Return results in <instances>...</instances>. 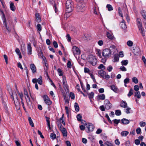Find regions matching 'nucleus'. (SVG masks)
Listing matches in <instances>:
<instances>
[{"label":"nucleus","mask_w":146,"mask_h":146,"mask_svg":"<svg viewBox=\"0 0 146 146\" xmlns=\"http://www.w3.org/2000/svg\"><path fill=\"white\" fill-rule=\"evenodd\" d=\"M27 50V54L29 55H31L32 54V48L30 43L28 44Z\"/></svg>","instance_id":"obj_12"},{"label":"nucleus","mask_w":146,"mask_h":146,"mask_svg":"<svg viewBox=\"0 0 146 146\" xmlns=\"http://www.w3.org/2000/svg\"><path fill=\"white\" fill-rule=\"evenodd\" d=\"M129 82V78H127L124 80V83L125 84L128 83Z\"/></svg>","instance_id":"obj_52"},{"label":"nucleus","mask_w":146,"mask_h":146,"mask_svg":"<svg viewBox=\"0 0 146 146\" xmlns=\"http://www.w3.org/2000/svg\"><path fill=\"white\" fill-rule=\"evenodd\" d=\"M133 89L132 88L130 89L129 91V93L127 95V96L129 97H130L133 94Z\"/></svg>","instance_id":"obj_41"},{"label":"nucleus","mask_w":146,"mask_h":146,"mask_svg":"<svg viewBox=\"0 0 146 146\" xmlns=\"http://www.w3.org/2000/svg\"><path fill=\"white\" fill-rule=\"evenodd\" d=\"M105 108L107 110H109L111 108V104L109 101L108 100H106L105 101Z\"/></svg>","instance_id":"obj_10"},{"label":"nucleus","mask_w":146,"mask_h":146,"mask_svg":"<svg viewBox=\"0 0 146 146\" xmlns=\"http://www.w3.org/2000/svg\"><path fill=\"white\" fill-rule=\"evenodd\" d=\"M105 67V66L103 64H101L98 67V68L102 70H104Z\"/></svg>","instance_id":"obj_47"},{"label":"nucleus","mask_w":146,"mask_h":146,"mask_svg":"<svg viewBox=\"0 0 146 146\" xmlns=\"http://www.w3.org/2000/svg\"><path fill=\"white\" fill-rule=\"evenodd\" d=\"M121 121L123 124H127L129 123V120L125 118L122 119Z\"/></svg>","instance_id":"obj_21"},{"label":"nucleus","mask_w":146,"mask_h":146,"mask_svg":"<svg viewBox=\"0 0 146 146\" xmlns=\"http://www.w3.org/2000/svg\"><path fill=\"white\" fill-rule=\"evenodd\" d=\"M97 54H98V55L100 58H101L102 57V56L101 55V51L100 50L98 49L97 50Z\"/></svg>","instance_id":"obj_51"},{"label":"nucleus","mask_w":146,"mask_h":146,"mask_svg":"<svg viewBox=\"0 0 146 146\" xmlns=\"http://www.w3.org/2000/svg\"><path fill=\"white\" fill-rule=\"evenodd\" d=\"M110 88L114 92L116 93L117 91V89L115 86L114 85H112L110 86Z\"/></svg>","instance_id":"obj_24"},{"label":"nucleus","mask_w":146,"mask_h":146,"mask_svg":"<svg viewBox=\"0 0 146 146\" xmlns=\"http://www.w3.org/2000/svg\"><path fill=\"white\" fill-rule=\"evenodd\" d=\"M113 69V68L112 66H111L110 65L107 68V70H108V71L109 72L111 71Z\"/></svg>","instance_id":"obj_60"},{"label":"nucleus","mask_w":146,"mask_h":146,"mask_svg":"<svg viewBox=\"0 0 146 146\" xmlns=\"http://www.w3.org/2000/svg\"><path fill=\"white\" fill-rule=\"evenodd\" d=\"M131 109V108H127V109L125 110V111L126 113L129 114L130 113L129 111Z\"/></svg>","instance_id":"obj_53"},{"label":"nucleus","mask_w":146,"mask_h":146,"mask_svg":"<svg viewBox=\"0 0 146 146\" xmlns=\"http://www.w3.org/2000/svg\"><path fill=\"white\" fill-rule=\"evenodd\" d=\"M139 125L141 127H144L145 126L146 123L144 122L141 121L140 122Z\"/></svg>","instance_id":"obj_49"},{"label":"nucleus","mask_w":146,"mask_h":146,"mask_svg":"<svg viewBox=\"0 0 146 146\" xmlns=\"http://www.w3.org/2000/svg\"><path fill=\"white\" fill-rule=\"evenodd\" d=\"M97 100L98 101L100 100H104L105 98V96L104 94L98 95L97 96Z\"/></svg>","instance_id":"obj_13"},{"label":"nucleus","mask_w":146,"mask_h":146,"mask_svg":"<svg viewBox=\"0 0 146 146\" xmlns=\"http://www.w3.org/2000/svg\"><path fill=\"white\" fill-rule=\"evenodd\" d=\"M88 62L93 66L95 65L97 62V60L96 57L92 55L89 56V58L88 59Z\"/></svg>","instance_id":"obj_2"},{"label":"nucleus","mask_w":146,"mask_h":146,"mask_svg":"<svg viewBox=\"0 0 146 146\" xmlns=\"http://www.w3.org/2000/svg\"><path fill=\"white\" fill-rule=\"evenodd\" d=\"M53 6V8L55 10V13H57V11H58L57 10V5L54 4Z\"/></svg>","instance_id":"obj_62"},{"label":"nucleus","mask_w":146,"mask_h":146,"mask_svg":"<svg viewBox=\"0 0 146 146\" xmlns=\"http://www.w3.org/2000/svg\"><path fill=\"white\" fill-rule=\"evenodd\" d=\"M110 50V52L111 53L112 52L114 53L116 50V47L114 45H112L111 46L109 49Z\"/></svg>","instance_id":"obj_16"},{"label":"nucleus","mask_w":146,"mask_h":146,"mask_svg":"<svg viewBox=\"0 0 146 146\" xmlns=\"http://www.w3.org/2000/svg\"><path fill=\"white\" fill-rule=\"evenodd\" d=\"M74 107L75 109V111L77 112H78L79 111V107L78 104L76 102L75 103Z\"/></svg>","instance_id":"obj_27"},{"label":"nucleus","mask_w":146,"mask_h":146,"mask_svg":"<svg viewBox=\"0 0 146 146\" xmlns=\"http://www.w3.org/2000/svg\"><path fill=\"white\" fill-rule=\"evenodd\" d=\"M63 80L62 82L63 85V87L64 88H67L68 87L67 84L66 80V79L64 77H62Z\"/></svg>","instance_id":"obj_17"},{"label":"nucleus","mask_w":146,"mask_h":146,"mask_svg":"<svg viewBox=\"0 0 146 146\" xmlns=\"http://www.w3.org/2000/svg\"><path fill=\"white\" fill-rule=\"evenodd\" d=\"M57 72L59 76H62L63 75L62 72L60 68H58L57 70Z\"/></svg>","instance_id":"obj_44"},{"label":"nucleus","mask_w":146,"mask_h":146,"mask_svg":"<svg viewBox=\"0 0 146 146\" xmlns=\"http://www.w3.org/2000/svg\"><path fill=\"white\" fill-rule=\"evenodd\" d=\"M128 63L127 60H123L121 62V65L122 66H126Z\"/></svg>","instance_id":"obj_31"},{"label":"nucleus","mask_w":146,"mask_h":146,"mask_svg":"<svg viewBox=\"0 0 146 146\" xmlns=\"http://www.w3.org/2000/svg\"><path fill=\"white\" fill-rule=\"evenodd\" d=\"M74 55L75 56L76 54L79 55L81 53L80 50L76 46H74L73 48Z\"/></svg>","instance_id":"obj_9"},{"label":"nucleus","mask_w":146,"mask_h":146,"mask_svg":"<svg viewBox=\"0 0 146 146\" xmlns=\"http://www.w3.org/2000/svg\"><path fill=\"white\" fill-rule=\"evenodd\" d=\"M53 44L54 46V47L56 48L58 47V45L57 42L55 41H54L53 42Z\"/></svg>","instance_id":"obj_55"},{"label":"nucleus","mask_w":146,"mask_h":146,"mask_svg":"<svg viewBox=\"0 0 146 146\" xmlns=\"http://www.w3.org/2000/svg\"><path fill=\"white\" fill-rule=\"evenodd\" d=\"M88 94L90 99H92L93 98L94 93L93 92H91L90 93Z\"/></svg>","instance_id":"obj_36"},{"label":"nucleus","mask_w":146,"mask_h":146,"mask_svg":"<svg viewBox=\"0 0 146 146\" xmlns=\"http://www.w3.org/2000/svg\"><path fill=\"white\" fill-rule=\"evenodd\" d=\"M38 55L39 58H42L43 60L46 59V58L43 56V53L42 50L40 51V52L38 53Z\"/></svg>","instance_id":"obj_22"},{"label":"nucleus","mask_w":146,"mask_h":146,"mask_svg":"<svg viewBox=\"0 0 146 146\" xmlns=\"http://www.w3.org/2000/svg\"><path fill=\"white\" fill-rule=\"evenodd\" d=\"M65 110H66V113L67 115L68 116L69 115V111L68 109V107L67 106L65 107Z\"/></svg>","instance_id":"obj_50"},{"label":"nucleus","mask_w":146,"mask_h":146,"mask_svg":"<svg viewBox=\"0 0 146 146\" xmlns=\"http://www.w3.org/2000/svg\"><path fill=\"white\" fill-rule=\"evenodd\" d=\"M28 120L29 121L31 127H34V124L31 117H28Z\"/></svg>","instance_id":"obj_26"},{"label":"nucleus","mask_w":146,"mask_h":146,"mask_svg":"<svg viewBox=\"0 0 146 146\" xmlns=\"http://www.w3.org/2000/svg\"><path fill=\"white\" fill-rule=\"evenodd\" d=\"M104 106L103 105L101 106L100 107V109L102 111H105V110Z\"/></svg>","instance_id":"obj_63"},{"label":"nucleus","mask_w":146,"mask_h":146,"mask_svg":"<svg viewBox=\"0 0 146 146\" xmlns=\"http://www.w3.org/2000/svg\"><path fill=\"white\" fill-rule=\"evenodd\" d=\"M73 3L72 1L70 0H67L66 2V11L67 13H69L73 10Z\"/></svg>","instance_id":"obj_1"},{"label":"nucleus","mask_w":146,"mask_h":146,"mask_svg":"<svg viewBox=\"0 0 146 146\" xmlns=\"http://www.w3.org/2000/svg\"><path fill=\"white\" fill-rule=\"evenodd\" d=\"M67 66L68 68H71L72 67V65L71 62L70 61H68L67 63Z\"/></svg>","instance_id":"obj_56"},{"label":"nucleus","mask_w":146,"mask_h":146,"mask_svg":"<svg viewBox=\"0 0 146 146\" xmlns=\"http://www.w3.org/2000/svg\"><path fill=\"white\" fill-rule=\"evenodd\" d=\"M37 29L38 30L40 31H41L42 29V27L41 25L40 24H38L37 25Z\"/></svg>","instance_id":"obj_61"},{"label":"nucleus","mask_w":146,"mask_h":146,"mask_svg":"<svg viewBox=\"0 0 146 146\" xmlns=\"http://www.w3.org/2000/svg\"><path fill=\"white\" fill-rule=\"evenodd\" d=\"M133 44V42L131 40H129L127 42V44L129 46H132Z\"/></svg>","instance_id":"obj_48"},{"label":"nucleus","mask_w":146,"mask_h":146,"mask_svg":"<svg viewBox=\"0 0 146 146\" xmlns=\"http://www.w3.org/2000/svg\"><path fill=\"white\" fill-rule=\"evenodd\" d=\"M37 82L38 84L40 85H41L42 83V77L40 76L39 78L37 80Z\"/></svg>","instance_id":"obj_32"},{"label":"nucleus","mask_w":146,"mask_h":146,"mask_svg":"<svg viewBox=\"0 0 146 146\" xmlns=\"http://www.w3.org/2000/svg\"><path fill=\"white\" fill-rule=\"evenodd\" d=\"M106 7L108 9L109 11H111L113 10V8L112 6L110 4H107L106 6Z\"/></svg>","instance_id":"obj_34"},{"label":"nucleus","mask_w":146,"mask_h":146,"mask_svg":"<svg viewBox=\"0 0 146 146\" xmlns=\"http://www.w3.org/2000/svg\"><path fill=\"white\" fill-rule=\"evenodd\" d=\"M98 74L103 78L105 75L106 74V72L103 70H100L98 71Z\"/></svg>","instance_id":"obj_20"},{"label":"nucleus","mask_w":146,"mask_h":146,"mask_svg":"<svg viewBox=\"0 0 146 146\" xmlns=\"http://www.w3.org/2000/svg\"><path fill=\"white\" fill-rule=\"evenodd\" d=\"M87 128L88 129V131L87 132L89 133L90 131H92L94 128V125L91 123H88L86 124Z\"/></svg>","instance_id":"obj_8"},{"label":"nucleus","mask_w":146,"mask_h":146,"mask_svg":"<svg viewBox=\"0 0 146 146\" xmlns=\"http://www.w3.org/2000/svg\"><path fill=\"white\" fill-rule=\"evenodd\" d=\"M141 14L142 16L143 17V18L146 20V12L144 10H143L141 11Z\"/></svg>","instance_id":"obj_33"},{"label":"nucleus","mask_w":146,"mask_h":146,"mask_svg":"<svg viewBox=\"0 0 146 146\" xmlns=\"http://www.w3.org/2000/svg\"><path fill=\"white\" fill-rule=\"evenodd\" d=\"M10 7L11 10L13 11H15L16 8L14 3L11 1L10 2Z\"/></svg>","instance_id":"obj_18"},{"label":"nucleus","mask_w":146,"mask_h":146,"mask_svg":"<svg viewBox=\"0 0 146 146\" xmlns=\"http://www.w3.org/2000/svg\"><path fill=\"white\" fill-rule=\"evenodd\" d=\"M105 144L107 146H113L111 143L108 141L105 142Z\"/></svg>","instance_id":"obj_54"},{"label":"nucleus","mask_w":146,"mask_h":146,"mask_svg":"<svg viewBox=\"0 0 146 146\" xmlns=\"http://www.w3.org/2000/svg\"><path fill=\"white\" fill-rule=\"evenodd\" d=\"M102 55L105 58H108L111 56V53L110 52V50L108 48L104 49L102 52Z\"/></svg>","instance_id":"obj_3"},{"label":"nucleus","mask_w":146,"mask_h":146,"mask_svg":"<svg viewBox=\"0 0 146 146\" xmlns=\"http://www.w3.org/2000/svg\"><path fill=\"white\" fill-rule=\"evenodd\" d=\"M132 81L135 84H137L138 82V80L137 78L136 77H135L133 78L132 79Z\"/></svg>","instance_id":"obj_46"},{"label":"nucleus","mask_w":146,"mask_h":146,"mask_svg":"<svg viewBox=\"0 0 146 146\" xmlns=\"http://www.w3.org/2000/svg\"><path fill=\"white\" fill-rule=\"evenodd\" d=\"M0 11L3 15L2 19L3 20V24L4 25V27L9 32L11 31V30L9 29L7 26V23L6 21V18L5 17V14L3 11L0 9Z\"/></svg>","instance_id":"obj_6"},{"label":"nucleus","mask_w":146,"mask_h":146,"mask_svg":"<svg viewBox=\"0 0 146 146\" xmlns=\"http://www.w3.org/2000/svg\"><path fill=\"white\" fill-rule=\"evenodd\" d=\"M50 137L51 139L54 140L56 138V136L55 134L52 133L50 135Z\"/></svg>","instance_id":"obj_45"},{"label":"nucleus","mask_w":146,"mask_h":146,"mask_svg":"<svg viewBox=\"0 0 146 146\" xmlns=\"http://www.w3.org/2000/svg\"><path fill=\"white\" fill-rule=\"evenodd\" d=\"M134 89L135 91L138 92L139 90V87L137 85H135L134 86Z\"/></svg>","instance_id":"obj_57"},{"label":"nucleus","mask_w":146,"mask_h":146,"mask_svg":"<svg viewBox=\"0 0 146 146\" xmlns=\"http://www.w3.org/2000/svg\"><path fill=\"white\" fill-rule=\"evenodd\" d=\"M98 43L100 46H102L103 44V42L102 40H100L98 41Z\"/></svg>","instance_id":"obj_59"},{"label":"nucleus","mask_w":146,"mask_h":146,"mask_svg":"<svg viewBox=\"0 0 146 146\" xmlns=\"http://www.w3.org/2000/svg\"><path fill=\"white\" fill-rule=\"evenodd\" d=\"M107 36L108 38L111 40H113L114 38V37L112 35L108 32L107 33Z\"/></svg>","instance_id":"obj_25"},{"label":"nucleus","mask_w":146,"mask_h":146,"mask_svg":"<svg viewBox=\"0 0 146 146\" xmlns=\"http://www.w3.org/2000/svg\"><path fill=\"white\" fill-rule=\"evenodd\" d=\"M118 13L119 15L121 17H123V15L122 14V11L121 10V9L120 7H119L118 8Z\"/></svg>","instance_id":"obj_38"},{"label":"nucleus","mask_w":146,"mask_h":146,"mask_svg":"<svg viewBox=\"0 0 146 146\" xmlns=\"http://www.w3.org/2000/svg\"><path fill=\"white\" fill-rule=\"evenodd\" d=\"M58 126L60 130L61 131L63 134V136L64 137H67V132L66 129L62 126L60 123L58 125Z\"/></svg>","instance_id":"obj_5"},{"label":"nucleus","mask_w":146,"mask_h":146,"mask_svg":"<svg viewBox=\"0 0 146 146\" xmlns=\"http://www.w3.org/2000/svg\"><path fill=\"white\" fill-rule=\"evenodd\" d=\"M121 112L120 110H117L115 111V114L117 115H121Z\"/></svg>","instance_id":"obj_40"},{"label":"nucleus","mask_w":146,"mask_h":146,"mask_svg":"<svg viewBox=\"0 0 146 146\" xmlns=\"http://www.w3.org/2000/svg\"><path fill=\"white\" fill-rule=\"evenodd\" d=\"M120 119H115L113 120V121L114 123V125L115 126H116L119 122L120 121Z\"/></svg>","instance_id":"obj_30"},{"label":"nucleus","mask_w":146,"mask_h":146,"mask_svg":"<svg viewBox=\"0 0 146 146\" xmlns=\"http://www.w3.org/2000/svg\"><path fill=\"white\" fill-rule=\"evenodd\" d=\"M93 13L96 14L97 15V11L98 10V7L97 5H94L93 8Z\"/></svg>","instance_id":"obj_28"},{"label":"nucleus","mask_w":146,"mask_h":146,"mask_svg":"<svg viewBox=\"0 0 146 146\" xmlns=\"http://www.w3.org/2000/svg\"><path fill=\"white\" fill-rule=\"evenodd\" d=\"M119 60V56L118 54H115L114 55L113 62H118Z\"/></svg>","instance_id":"obj_23"},{"label":"nucleus","mask_w":146,"mask_h":146,"mask_svg":"<svg viewBox=\"0 0 146 146\" xmlns=\"http://www.w3.org/2000/svg\"><path fill=\"white\" fill-rule=\"evenodd\" d=\"M76 117L77 119V120L80 121L82 120V116L81 114H78L76 116Z\"/></svg>","instance_id":"obj_39"},{"label":"nucleus","mask_w":146,"mask_h":146,"mask_svg":"<svg viewBox=\"0 0 146 146\" xmlns=\"http://www.w3.org/2000/svg\"><path fill=\"white\" fill-rule=\"evenodd\" d=\"M70 97L72 99L74 100L75 98V95L74 93L73 92H70L69 94Z\"/></svg>","instance_id":"obj_43"},{"label":"nucleus","mask_w":146,"mask_h":146,"mask_svg":"<svg viewBox=\"0 0 146 146\" xmlns=\"http://www.w3.org/2000/svg\"><path fill=\"white\" fill-rule=\"evenodd\" d=\"M135 96L137 97V98L139 99L141 98V95L139 91L135 92Z\"/></svg>","instance_id":"obj_35"},{"label":"nucleus","mask_w":146,"mask_h":146,"mask_svg":"<svg viewBox=\"0 0 146 146\" xmlns=\"http://www.w3.org/2000/svg\"><path fill=\"white\" fill-rule=\"evenodd\" d=\"M30 68L33 73L34 74L36 72V68L34 64H30Z\"/></svg>","instance_id":"obj_11"},{"label":"nucleus","mask_w":146,"mask_h":146,"mask_svg":"<svg viewBox=\"0 0 146 146\" xmlns=\"http://www.w3.org/2000/svg\"><path fill=\"white\" fill-rule=\"evenodd\" d=\"M42 97L43 98L44 101L46 104L48 105H50L52 104V102L47 95H44Z\"/></svg>","instance_id":"obj_7"},{"label":"nucleus","mask_w":146,"mask_h":146,"mask_svg":"<svg viewBox=\"0 0 146 146\" xmlns=\"http://www.w3.org/2000/svg\"><path fill=\"white\" fill-rule=\"evenodd\" d=\"M85 4H82V2L78 3L76 6V9L79 12H82L85 9Z\"/></svg>","instance_id":"obj_4"},{"label":"nucleus","mask_w":146,"mask_h":146,"mask_svg":"<svg viewBox=\"0 0 146 146\" xmlns=\"http://www.w3.org/2000/svg\"><path fill=\"white\" fill-rule=\"evenodd\" d=\"M105 117L107 118L108 122L111 124H112V121L110 120L108 115V114H106L105 115Z\"/></svg>","instance_id":"obj_42"},{"label":"nucleus","mask_w":146,"mask_h":146,"mask_svg":"<svg viewBox=\"0 0 146 146\" xmlns=\"http://www.w3.org/2000/svg\"><path fill=\"white\" fill-rule=\"evenodd\" d=\"M139 30L143 36L144 37L145 36V33L144 29H143V27L139 28Z\"/></svg>","instance_id":"obj_29"},{"label":"nucleus","mask_w":146,"mask_h":146,"mask_svg":"<svg viewBox=\"0 0 146 146\" xmlns=\"http://www.w3.org/2000/svg\"><path fill=\"white\" fill-rule=\"evenodd\" d=\"M121 25V27L122 29H125L127 28V27L125 23H122Z\"/></svg>","instance_id":"obj_58"},{"label":"nucleus","mask_w":146,"mask_h":146,"mask_svg":"<svg viewBox=\"0 0 146 146\" xmlns=\"http://www.w3.org/2000/svg\"><path fill=\"white\" fill-rule=\"evenodd\" d=\"M120 106L122 107L125 108L127 107V104L125 101H122L121 102Z\"/></svg>","instance_id":"obj_19"},{"label":"nucleus","mask_w":146,"mask_h":146,"mask_svg":"<svg viewBox=\"0 0 146 146\" xmlns=\"http://www.w3.org/2000/svg\"><path fill=\"white\" fill-rule=\"evenodd\" d=\"M13 93L11 95V98L13 99L14 102V103L15 104V105L16 106H19L20 105V103L19 101L18 100V101H17L16 100H14V96H13Z\"/></svg>","instance_id":"obj_14"},{"label":"nucleus","mask_w":146,"mask_h":146,"mask_svg":"<svg viewBox=\"0 0 146 146\" xmlns=\"http://www.w3.org/2000/svg\"><path fill=\"white\" fill-rule=\"evenodd\" d=\"M120 69L122 71H126L127 70L126 68L124 66H121Z\"/></svg>","instance_id":"obj_64"},{"label":"nucleus","mask_w":146,"mask_h":146,"mask_svg":"<svg viewBox=\"0 0 146 146\" xmlns=\"http://www.w3.org/2000/svg\"><path fill=\"white\" fill-rule=\"evenodd\" d=\"M137 24L139 29L142 27L141 21L140 19H137Z\"/></svg>","instance_id":"obj_15"},{"label":"nucleus","mask_w":146,"mask_h":146,"mask_svg":"<svg viewBox=\"0 0 146 146\" xmlns=\"http://www.w3.org/2000/svg\"><path fill=\"white\" fill-rule=\"evenodd\" d=\"M128 133V132L126 131H124L121 132V135L122 136H126Z\"/></svg>","instance_id":"obj_37"}]
</instances>
